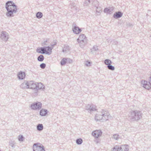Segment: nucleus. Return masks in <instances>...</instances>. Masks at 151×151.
Instances as JSON below:
<instances>
[{
  "mask_svg": "<svg viewBox=\"0 0 151 151\" xmlns=\"http://www.w3.org/2000/svg\"><path fill=\"white\" fill-rule=\"evenodd\" d=\"M5 8L7 12L6 15L8 17H13V14L17 11V6L12 1H9L6 3Z\"/></svg>",
  "mask_w": 151,
  "mask_h": 151,
  "instance_id": "nucleus-1",
  "label": "nucleus"
},
{
  "mask_svg": "<svg viewBox=\"0 0 151 151\" xmlns=\"http://www.w3.org/2000/svg\"><path fill=\"white\" fill-rule=\"evenodd\" d=\"M141 112L137 110L131 111L128 116V119L131 122L137 121L142 117Z\"/></svg>",
  "mask_w": 151,
  "mask_h": 151,
  "instance_id": "nucleus-2",
  "label": "nucleus"
},
{
  "mask_svg": "<svg viewBox=\"0 0 151 151\" xmlns=\"http://www.w3.org/2000/svg\"><path fill=\"white\" fill-rule=\"evenodd\" d=\"M101 114V115L96 114L95 115V119L96 122H103L108 120L109 114L107 111L102 110Z\"/></svg>",
  "mask_w": 151,
  "mask_h": 151,
  "instance_id": "nucleus-3",
  "label": "nucleus"
},
{
  "mask_svg": "<svg viewBox=\"0 0 151 151\" xmlns=\"http://www.w3.org/2000/svg\"><path fill=\"white\" fill-rule=\"evenodd\" d=\"M77 41L81 47L83 48L87 43V39L85 35L81 34L77 39Z\"/></svg>",
  "mask_w": 151,
  "mask_h": 151,
  "instance_id": "nucleus-4",
  "label": "nucleus"
},
{
  "mask_svg": "<svg viewBox=\"0 0 151 151\" xmlns=\"http://www.w3.org/2000/svg\"><path fill=\"white\" fill-rule=\"evenodd\" d=\"M128 145H126L121 146L116 145L112 148V151H128Z\"/></svg>",
  "mask_w": 151,
  "mask_h": 151,
  "instance_id": "nucleus-5",
  "label": "nucleus"
},
{
  "mask_svg": "<svg viewBox=\"0 0 151 151\" xmlns=\"http://www.w3.org/2000/svg\"><path fill=\"white\" fill-rule=\"evenodd\" d=\"M33 151H45L44 147L40 143H35L33 144Z\"/></svg>",
  "mask_w": 151,
  "mask_h": 151,
  "instance_id": "nucleus-6",
  "label": "nucleus"
},
{
  "mask_svg": "<svg viewBox=\"0 0 151 151\" xmlns=\"http://www.w3.org/2000/svg\"><path fill=\"white\" fill-rule=\"evenodd\" d=\"M141 86L147 89L151 88V82L149 81L147 82L145 80H142L141 82Z\"/></svg>",
  "mask_w": 151,
  "mask_h": 151,
  "instance_id": "nucleus-7",
  "label": "nucleus"
},
{
  "mask_svg": "<svg viewBox=\"0 0 151 151\" xmlns=\"http://www.w3.org/2000/svg\"><path fill=\"white\" fill-rule=\"evenodd\" d=\"M42 104L41 102H37L32 104L30 107L33 110H39L41 108Z\"/></svg>",
  "mask_w": 151,
  "mask_h": 151,
  "instance_id": "nucleus-8",
  "label": "nucleus"
},
{
  "mask_svg": "<svg viewBox=\"0 0 151 151\" xmlns=\"http://www.w3.org/2000/svg\"><path fill=\"white\" fill-rule=\"evenodd\" d=\"M0 37L1 40L4 42H6L9 39L8 33L5 31H2L1 32Z\"/></svg>",
  "mask_w": 151,
  "mask_h": 151,
  "instance_id": "nucleus-9",
  "label": "nucleus"
},
{
  "mask_svg": "<svg viewBox=\"0 0 151 151\" xmlns=\"http://www.w3.org/2000/svg\"><path fill=\"white\" fill-rule=\"evenodd\" d=\"M36 52H37L41 53L42 54L46 53L47 54L50 55L51 53L46 51V48L45 47H38L37 50Z\"/></svg>",
  "mask_w": 151,
  "mask_h": 151,
  "instance_id": "nucleus-10",
  "label": "nucleus"
},
{
  "mask_svg": "<svg viewBox=\"0 0 151 151\" xmlns=\"http://www.w3.org/2000/svg\"><path fill=\"white\" fill-rule=\"evenodd\" d=\"M86 109L89 112L96 111L97 110L96 107L95 105L88 104L85 107Z\"/></svg>",
  "mask_w": 151,
  "mask_h": 151,
  "instance_id": "nucleus-11",
  "label": "nucleus"
},
{
  "mask_svg": "<svg viewBox=\"0 0 151 151\" xmlns=\"http://www.w3.org/2000/svg\"><path fill=\"white\" fill-rule=\"evenodd\" d=\"M102 132L100 130H95L93 132L92 134L95 138H98L99 137L101 136L102 134Z\"/></svg>",
  "mask_w": 151,
  "mask_h": 151,
  "instance_id": "nucleus-12",
  "label": "nucleus"
},
{
  "mask_svg": "<svg viewBox=\"0 0 151 151\" xmlns=\"http://www.w3.org/2000/svg\"><path fill=\"white\" fill-rule=\"evenodd\" d=\"M29 88L31 89H34L36 90L37 88V83L33 81H29Z\"/></svg>",
  "mask_w": 151,
  "mask_h": 151,
  "instance_id": "nucleus-13",
  "label": "nucleus"
},
{
  "mask_svg": "<svg viewBox=\"0 0 151 151\" xmlns=\"http://www.w3.org/2000/svg\"><path fill=\"white\" fill-rule=\"evenodd\" d=\"M29 81H25L20 85V87L22 89H27L29 88Z\"/></svg>",
  "mask_w": 151,
  "mask_h": 151,
  "instance_id": "nucleus-14",
  "label": "nucleus"
},
{
  "mask_svg": "<svg viewBox=\"0 0 151 151\" xmlns=\"http://www.w3.org/2000/svg\"><path fill=\"white\" fill-rule=\"evenodd\" d=\"M17 76L19 79L22 80L25 77V73L24 72L21 71L19 73Z\"/></svg>",
  "mask_w": 151,
  "mask_h": 151,
  "instance_id": "nucleus-15",
  "label": "nucleus"
},
{
  "mask_svg": "<svg viewBox=\"0 0 151 151\" xmlns=\"http://www.w3.org/2000/svg\"><path fill=\"white\" fill-rule=\"evenodd\" d=\"M123 14L120 12H116L114 14L113 17L116 19L122 17Z\"/></svg>",
  "mask_w": 151,
  "mask_h": 151,
  "instance_id": "nucleus-16",
  "label": "nucleus"
},
{
  "mask_svg": "<svg viewBox=\"0 0 151 151\" xmlns=\"http://www.w3.org/2000/svg\"><path fill=\"white\" fill-rule=\"evenodd\" d=\"M73 32L76 34H78L81 31V30L80 28L76 26H75L73 29Z\"/></svg>",
  "mask_w": 151,
  "mask_h": 151,
  "instance_id": "nucleus-17",
  "label": "nucleus"
},
{
  "mask_svg": "<svg viewBox=\"0 0 151 151\" xmlns=\"http://www.w3.org/2000/svg\"><path fill=\"white\" fill-rule=\"evenodd\" d=\"M37 91L39 90H43L45 88V86L41 83H37Z\"/></svg>",
  "mask_w": 151,
  "mask_h": 151,
  "instance_id": "nucleus-18",
  "label": "nucleus"
},
{
  "mask_svg": "<svg viewBox=\"0 0 151 151\" xmlns=\"http://www.w3.org/2000/svg\"><path fill=\"white\" fill-rule=\"evenodd\" d=\"M47 113V110L45 109H42L40 111V114L42 116H45Z\"/></svg>",
  "mask_w": 151,
  "mask_h": 151,
  "instance_id": "nucleus-19",
  "label": "nucleus"
},
{
  "mask_svg": "<svg viewBox=\"0 0 151 151\" xmlns=\"http://www.w3.org/2000/svg\"><path fill=\"white\" fill-rule=\"evenodd\" d=\"M37 128L39 131L42 130L43 129V125L42 124H39L37 126Z\"/></svg>",
  "mask_w": 151,
  "mask_h": 151,
  "instance_id": "nucleus-20",
  "label": "nucleus"
},
{
  "mask_svg": "<svg viewBox=\"0 0 151 151\" xmlns=\"http://www.w3.org/2000/svg\"><path fill=\"white\" fill-rule=\"evenodd\" d=\"M44 59V57L43 55H40L38 56L37 58V60L40 62L42 61Z\"/></svg>",
  "mask_w": 151,
  "mask_h": 151,
  "instance_id": "nucleus-21",
  "label": "nucleus"
},
{
  "mask_svg": "<svg viewBox=\"0 0 151 151\" xmlns=\"http://www.w3.org/2000/svg\"><path fill=\"white\" fill-rule=\"evenodd\" d=\"M36 17L38 19L41 18L43 16L42 13L40 12H38L36 14Z\"/></svg>",
  "mask_w": 151,
  "mask_h": 151,
  "instance_id": "nucleus-22",
  "label": "nucleus"
},
{
  "mask_svg": "<svg viewBox=\"0 0 151 151\" xmlns=\"http://www.w3.org/2000/svg\"><path fill=\"white\" fill-rule=\"evenodd\" d=\"M66 63V58H63L60 61V64L61 65H65Z\"/></svg>",
  "mask_w": 151,
  "mask_h": 151,
  "instance_id": "nucleus-23",
  "label": "nucleus"
},
{
  "mask_svg": "<svg viewBox=\"0 0 151 151\" xmlns=\"http://www.w3.org/2000/svg\"><path fill=\"white\" fill-rule=\"evenodd\" d=\"M96 15H99L100 14L101 12V9L100 7H96Z\"/></svg>",
  "mask_w": 151,
  "mask_h": 151,
  "instance_id": "nucleus-24",
  "label": "nucleus"
},
{
  "mask_svg": "<svg viewBox=\"0 0 151 151\" xmlns=\"http://www.w3.org/2000/svg\"><path fill=\"white\" fill-rule=\"evenodd\" d=\"M104 63L106 65H111L112 63V62L110 60L106 59L105 60Z\"/></svg>",
  "mask_w": 151,
  "mask_h": 151,
  "instance_id": "nucleus-25",
  "label": "nucleus"
},
{
  "mask_svg": "<svg viewBox=\"0 0 151 151\" xmlns=\"http://www.w3.org/2000/svg\"><path fill=\"white\" fill-rule=\"evenodd\" d=\"M76 143L78 145H81L83 142V140L81 138H79L76 140Z\"/></svg>",
  "mask_w": 151,
  "mask_h": 151,
  "instance_id": "nucleus-26",
  "label": "nucleus"
},
{
  "mask_svg": "<svg viewBox=\"0 0 151 151\" xmlns=\"http://www.w3.org/2000/svg\"><path fill=\"white\" fill-rule=\"evenodd\" d=\"M107 67L109 69L112 70H114L115 69L114 67L111 65H108Z\"/></svg>",
  "mask_w": 151,
  "mask_h": 151,
  "instance_id": "nucleus-27",
  "label": "nucleus"
},
{
  "mask_svg": "<svg viewBox=\"0 0 151 151\" xmlns=\"http://www.w3.org/2000/svg\"><path fill=\"white\" fill-rule=\"evenodd\" d=\"M24 138L23 136L22 135H19V136L18 139L20 141H23Z\"/></svg>",
  "mask_w": 151,
  "mask_h": 151,
  "instance_id": "nucleus-28",
  "label": "nucleus"
},
{
  "mask_svg": "<svg viewBox=\"0 0 151 151\" xmlns=\"http://www.w3.org/2000/svg\"><path fill=\"white\" fill-rule=\"evenodd\" d=\"M9 145L12 147H14V145L15 144V142L14 141H9Z\"/></svg>",
  "mask_w": 151,
  "mask_h": 151,
  "instance_id": "nucleus-29",
  "label": "nucleus"
},
{
  "mask_svg": "<svg viewBox=\"0 0 151 151\" xmlns=\"http://www.w3.org/2000/svg\"><path fill=\"white\" fill-rule=\"evenodd\" d=\"M66 63H67L70 64L72 63V60L70 58H66Z\"/></svg>",
  "mask_w": 151,
  "mask_h": 151,
  "instance_id": "nucleus-30",
  "label": "nucleus"
},
{
  "mask_svg": "<svg viewBox=\"0 0 151 151\" xmlns=\"http://www.w3.org/2000/svg\"><path fill=\"white\" fill-rule=\"evenodd\" d=\"M113 137L114 139L116 140H118L119 138V136L117 134H114Z\"/></svg>",
  "mask_w": 151,
  "mask_h": 151,
  "instance_id": "nucleus-31",
  "label": "nucleus"
},
{
  "mask_svg": "<svg viewBox=\"0 0 151 151\" xmlns=\"http://www.w3.org/2000/svg\"><path fill=\"white\" fill-rule=\"evenodd\" d=\"M46 66V64L44 63H42L40 65V67L42 69H44Z\"/></svg>",
  "mask_w": 151,
  "mask_h": 151,
  "instance_id": "nucleus-32",
  "label": "nucleus"
},
{
  "mask_svg": "<svg viewBox=\"0 0 151 151\" xmlns=\"http://www.w3.org/2000/svg\"><path fill=\"white\" fill-rule=\"evenodd\" d=\"M45 48H46V51L47 50V51H50L51 52L50 53H51V50L53 48V47H52V48H51L50 47L48 46L47 47H45Z\"/></svg>",
  "mask_w": 151,
  "mask_h": 151,
  "instance_id": "nucleus-33",
  "label": "nucleus"
},
{
  "mask_svg": "<svg viewBox=\"0 0 151 151\" xmlns=\"http://www.w3.org/2000/svg\"><path fill=\"white\" fill-rule=\"evenodd\" d=\"M67 49V50L69 49V47L67 46H66L64 47V48L63 50V52H66L67 50H66Z\"/></svg>",
  "mask_w": 151,
  "mask_h": 151,
  "instance_id": "nucleus-34",
  "label": "nucleus"
},
{
  "mask_svg": "<svg viewBox=\"0 0 151 151\" xmlns=\"http://www.w3.org/2000/svg\"><path fill=\"white\" fill-rule=\"evenodd\" d=\"M91 0H86L84 4H86V5H87L91 2Z\"/></svg>",
  "mask_w": 151,
  "mask_h": 151,
  "instance_id": "nucleus-35",
  "label": "nucleus"
},
{
  "mask_svg": "<svg viewBox=\"0 0 151 151\" xmlns=\"http://www.w3.org/2000/svg\"><path fill=\"white\" fill-rule=\"evenodd\" d=\"M110 9L107 8H106L104 9V12L105 13L109 12Z\"/></svg>",
  "mask_w": 151,
  "mask_h": 151,
  "instance_id": "nucleus-36",
  "label": "nucleus"
},
{
  "mask_svg": "<svg viewBox=\"0 0 151 151\" xmlns=\"http://www.w3.org/2000/svg\"><path fill=\"white\" fill-rule=\"evenodd\" d=\"M92 49L93 50L95 51H96L98 49L97 46H94L93 47Z\"/></svg>",
  "mask_w": 151,
  "mask_h": 151,
  "instance_id": "nucleus-37",
  "label": "nucleus"
},
{
  "mask_svg": "<svg viewBox=\"0 0 151 151\" xmlns=\"http://www.w3.org/2000/svg\"><path fill=\"white\" fill-rule=\"evenodd\" d=\"M91 63L90 62L87 61L86 62L85 65L87 66H89L90 65Z\"/></svg>",
  "mask_w": 151,
  "mask_h": 151,
  "instance_id": "nucleus-38",
  "label": "nucleus"
},
{
  "mask_svg": "<svg viewBox=\"0 0 151 151\" xmlns=\"http://www.w3.org/2000/svg\"><path fill=\"white\" fill-rule=\"evenodd\" d=\"M57 42H56V41H54V42H53V43H52V44L51 45L53 47L55 45H56L57 44Z\"/></svg>",
  "mask_w": 151,
  "mask_h": 151,
  "instance_id": "nucleus-39",
  "label": "nucleus"
},
{
  "mask_svg": "<svg viewBox=\"0 0 151 151\" xmlns=\"http://www.w3.org/2000/svg\"><path fill=\"white\" fill-rule=\"evenodd\" d=\"M43 44V45H47V40H45V41H44Z\"/></svg>",
  "mask_w": 151,
  "mask_h": 151,
  "instance_id": "nucleus-40",
  "label": "nucleus"
},
{
  "mask_svg": "<svg viewBox=\"0 0 151 151\" xmlns=\"http://www.w3.org/2000/svg\"><path fill=\"white\" fill-rule=\"evenodd\" d=\"M94 3H96L97 5H98V2L97 1H94L93 2V3H92V4H93Z\"/></svg>",
  "mask_w": 151,
  "mask_h": 151,
  "instance_id": "nucleus-41",
  "label": "nucleus"
},
{
  "mask_svg": "<svg viewBox=\"0 0 151 151\" xmlns=\"http://www.w3.org/2000/svg\"><path fill=\"white\" fill-rule=\"evenodd\" d=\"M114 43L115 45H117L118 44V42L116 40L114 41Z\"/></svg>",
  "mask_w": 151,
  "mask_h": 151,
  "instance_id": "nucleus-42",
  "label": "nucleus"
},
{
  "mask_svg": "<svg viewBox=\"0 0 151 151\" xmlns=\"http://www.w3.org/2000/svg\"><path fill=\"white\" fill-rule=\"evenodd\" d=\"M99 141V139H97L96 138V139L95 141L97 143H98L99 142V141Z\"/></svg>",
  "mask_w": 151,
  "mask_h": 151,
  "instance_id": "nucleus-43",
  "label": "nucleus"
},
{
  "mask_svg": "<svg viewBox=\"0 0 151 151\" xmlns=\"http://www.w3.org/2000/svg\"><path fill=\"white\" fill-rule=\"evenodd\" d=\"M74 4H70V5H71V6H73L74 7V5H75Z\"/></svg>",
  "mask_w": 151,
  "mask_h": 151,
  "instance_id": "nucleus-44",
  "label": "nucleus"
},
{
  "mask_svg": "<svg viewBox=\"0 0 151 151\" xmlns=\"http://www.w3.org/2000/svg\"><path fill=\"white\" fill-rule=\"evenodd\" d=\"M129 25L130 26V24H129Z\"/></svg>",
  "mask_w": 151,
  "mask_h": 151,
  "instance_id": "nucleus-45",
  "label": "nucleus"
},
{
  "mask_svg": "<svg viewBox=\"0 0 151 151\" xmlns=\"http://www.w3.org/2000/svg\"><path fill=\"white\" fill-rule=\"evenodd\" d=\"M0 151H1L0 150Z\"/></svg>",
  "mask_w": 151,
  "mask_h": 151,
  "instance_id": "nucleus-46",
  "label": "nucleus"
}]
</instances>
